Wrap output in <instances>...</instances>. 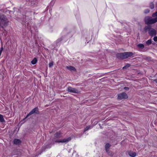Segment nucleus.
Returning a JSON list of instances; mask_svg holds the SVG:
<instances>
[{
	"label": "nucleus",
	"instance_id": "f257e3e1",
	"mask_svg": "<svg viewBox=\"0 0 157 157\" xmlns=\"http://www.w3.org/2000/svg\"><path fill=\"white\" fill-rule=\"evenodd\" d=\"M153 17H155V18H152L149 16L145 17V21L146 23L147 24H152L157 22V11L154 13L152 14Z\"/></svg>",
	"mask_w": 157,
	"mask_h": 157
},
{
	"label": "nucleus",
	"instance_id": "f03ea898",
	"mask_svg": "<svg viewBox=\"0 0 157 157\" xmlns=\"http://www.w3.org/2000/svg\"><path fill=\"white\" fill-rule=\"evenodd\" d=\"M144 29L145 31H148V33L150 36H153L156 35V31L154 29L151 28L150 25L146 26Z\"/></svg>",
	"mask_w": 157,
	"mask_h": 157
},
{
	"label": "nucleus",
	"instance_id": "7ed1b4c3",
	"mask_svg": "<svg viewBox=\"0 0 157 157\" xmlns=\"http://www.w3.org/2000/svg\"><path fill=\"white\" fill-rule=\"evenodd\" d=\"M8 21L6 17L2 14H0V25L2 27L7 25Z\"/></svg>",
	"mask_w": 157,
	"mask_h": 157
},
{
	"label": "nucleus",
	"instance_id": "20e7f679",
	"mask_svg": "<svg viewBox=\"0 0 157 157\" xmlns=\"http://www.w3.org/2000/svg\"><path fill=\"white\" fill-rule=\"evenodd\" d=\"M128 98V95L126 93L124 92L118 95V98L120 100L127 99Z\"/></svg>",
	"mask_w": 157,
	"mask_h": 157
},
{
	"label": "nucleus",
	"instance_id": "39448f33",
	"mask_svg": "<svg viewBox=\"0 0 157 157\" xmlns=\"http://www.w3.org/2000/svg\"><path fill=\"white\" fill-rule=\"evenodd\" d=\"M71 140V138L70 137L67 138H64L62 140H56L55 142L57 143H66L69 142Z\"/></svg>",
	"mask_w": 157,
	"mask_h": 157
},
{
	"label": "nucleus",
	"instance_id": "423d86ee",
	"mask_svg": "<svg viewBox=\"0 0 157 157\" xmlns=\"http://www.w3.org/2000/svg\"><path fill=\"white\" fill-rule=\"evenodd\" d=\"M39 109L38 107H36L35 108L33 109L32 111H31L27 115V116L26 117V118L28 116L31 115L34 113H38L39 112Z\"/></svg>",
	"mask_w": 157,
	"mask_h": 157
},
{
	"label": "nucleus",
	"instance_id": "0eeeda50",
	"mask_svg": "<svg viewBox=\"0 0 157 157\" xmlns=\"http://www.w3.org/2000/svg\"><path fill=\"white\" fill-rule=\"evenodd\" d=\"M67 91L70 92L77 93H78V90L75 88L69 86L67 88Z\"/></svg>",
	"mask_w": 157,
	"mask_h": 157
},
{
	"label": "nucleus",
	"instance_id": "6e6552de",
	"mask_svg": "<svg viewBox=\"0 0 157 157\" xmlns=\"http://www.w3.org/2000/svg\"><path fill=\"white\" fill-rule=\"evenodd\" d=\"M133 55L132 52H124V59L127 58L129 57L132 56Z\"/></svg>",
	"mask_w": 157,
	"mask_h": 157
},
{
	"label": "nucleus",
	"instance_id": "1a4fd4ad",
	"mask_svg": "<svg viewBox=\"0 0 157 157\" xmlns=\"http://www.w3.org/2000/svg\"><path fill=\"white\" fill-rule=\"evenodd\" d=\"M129 155L132 157H135L136 156V154L135 152L132 151H130L128 152Z\"/></svg>",
	"mask_w": 157,
	"mask_h": 157
},
{
	"label": "nucleus",
	"instance_id": "9d476101",
	"mask_svg": "<svg viewBox=\"0 0 157 157\" xmlns=\"http://www.w3.org/2000/svg\"><path fill=\"white\" fill-rule=\"evenodd\" d=\"M116 56L118 58L124 59V52L118 53Z\"/></svg>",
	"mask_w": 157,
	"mask_h": 157
},
{
	"label": "nucleus",
	"instance_id": "9b49d317",
	"mask_svg": "<svg viewBox=\"0 0 157 157\" xmlns=\"http://www.w3.org/2000/svg\"><path fill=\"white\" fill-rule=\"evenodd\" d=\"M66 68L68 70H69L71 71H76V69L73 66H67Z\"/></svg>",
	"mask_w": 157,
	"mask_h": 157
},
{
	"label": "nucleus",
	"instance_id": "f8f14e48",
	"mask_svg": "<svg viewBox=\"0 0 157 157\" xmlns=\"http://www.w3.org/2000/svg\"><path fill=\"white\" fill-rule=\"evenodd\" d=\"M62 134L60 132H58L55 134V136L56 138H59L62 136Z\"/></svg>",
	"mask_w": 157,
	"mask_h": 157
},
{
	"label": "nucleus",
	"instance_id": "ddd939ff",
	"mask_svg": "<svg viewBox=\"0 0 157 157\" xmlns=\"http://www.w3.org/2000/svg\"><path fill=\"white\" fill-rule=\"evenodd\" d=\"M13 143L16 144H18L21 143L20 140L18 139H15L13 140Z\"/></svg>",
	"mask_w": 157,
	"mask_h": 157
},
{
	"label": "nucleus",
	"instance_id": "4468645a",
	"mask_svg": "<svg viewBox=\"0 0 157 157\" xmlns=\"http://www.w3.org/2000/svg\"><path fill=\"white\" fill-rule=\"evenodd\" d=\"M110 147V145L109 143H107L105 146V148L106 151L108 153L109 149Z\"/></svg>",
	"mask_w": 157,
	"mask_h": 157
},
{
	"label": "nucleus",
	"instance_id": "2eb2a0df",
	"mask_svg": "<svg viewBox=\"0 0 157 157\" xmlns=\"http://www.w3.org/2000/svg\"><path fill=\"white\" fill-rule=\"evenodd\" d=\"M137 46L138 48L141 49H143L144 47V45L142 44H139Z\"/></svg>",
	"mask_w": 157,
	"mask_h": 157
},
{
	"label": "nucleus",
	"instance_id": "dca6fc26",
	"mask_svg": "<svg viewBox=\"0 0 157 157\" xmlns=\"http://www.w3.org/2000/svg\"><path fill=\"white\" fill-rule=\"evenodd\" d=\"M152 43V40L151 39L148 40L146 42V44L149 46Z\"/></svg>",
	"mask_w": 157,
	"mask_h": 157
},
{
	"label": "nucleus",
	"instance_id": "f3484780",
	"mask_svg": "<svg viewBox=\"0 0 157 157\" xmlns=\"http://www.w3.org/2000/svg\"><path fill=\"white\" fill-rule=\"evenodd\" d=\"M37 61V59L36 58H34V59L32 61H31V63L33 64H35Z\"/></svg>",
	"mask_w": 157,
	"mask_h": 157
},
{
	"label": "nucleus",
	"instance_id": "a211bd4d",
	"mask_svg": "<svg viewBox=\"0 0 157 157\" xmlns=\"http://www.w3.org/2000/svg\"><path fill=\"white\" fill-rule=\"evenodd\" d=\"M5 121V120L4 119L3 116L1 114H0V122H3Z\"/></svg>",
	"mask_w": 157,
	"mask_h": 157
},
{
	"label": "nucleus",
	"instance_id": "6ab92c4d",
	"mask_svg": "<svg viewBox=\"0 0 157 157\" xmlns=\"http://www.w3.org/2000/svg\"><path fill=\"white\" fill-rule=\"evenodd\" d=\"M27 1H29L31 3L30 4L31 5H33L36 2L35 0H26Z\"/></svg>",
	"mask_w": 157,
	"mask_h": 157
},
{
	"label": "nucleus",
	"instance_id": "aec40b11",
	"mask_svg": "<svg viewBox=\"0 0 157 157\" xmlns=\"http://www.w3.org/2000/svg\"><path fill=\"white\" fill-rule=\"evenodd\" d=\"M92 127L91 126H90V125L87 126L86 127V128H85L84 132H85L86 131L88 130L89 129L92 128Z\"/></svg>",
	"mask_w": 157,
	"mask_h": 157
},
{
	"label": "nucleus",
	"instance_id": "412c9836",
	"mask_svg": "<svg viewBox=\"0 0 157 157\" xmlns=\"http://www.w3.org/2000/svg\"><path fill=\"white\" fill-rule=\"evenodd\" d=\"M150 7L151 9H153L154 7V4L152 2H151L150 3Z\"/></svg>",
	"mask_w": 157,
	"mask_h": 157
},
{
	"label": "nucleus",
	"instance_id": "4be33fe9",
	"mask_svg": "<svg viewBox=\"0 0 157 157\" xmlns=\"http://www.w3.org/2000/svg\"><path fill=\"white\" fill-rule=\"evenodd\" d=\"M130 66V64H127L126 65L124 66L123 68V69H126L127 68L129 67Z\"/></svg>",
	"mask_w": 157,
	"mask_h": 157
},
{
	"label": "nucleus",
	"instance_id": "5701e85b",
	"mask_svg": "<svg viewBox=\"0 0 157 157\" xmlns=\"http://www.w3.org/2000/svg\"><path fill=\"white\" fill-rule=\"evenodd\" d=\"M150 12V10L149 9H146L144 11V13H149Z\"/></svg>",
	"mask_w": 157,
	"mask_h": 157
},
{
	"label": "nucleus",
	"instance_id": "b1692460",
	"mask_svg": "<svg viewBox=\"0 0 157 157\" xmlns=\"http://www.w3.org/2000/svg\"><path fill=\"white\" fill-rule=\"evenodd\" d=\"M53 65V63L52 62H50L49 64V67H51Z\"/></svg>",
	"mask_w": 157,
	"mask_h": 157
},
{
	"label": "nucleus",
	"instance_id": "393cba45",
	"mask_svg": "<svg viewBox=\"0 0 157 157\" xmlns=\"http://www.w3.org/2000/svg\"><path fill=\"white\" fill-rule=\"evenodd\" d=\"M153 40L155 41H157V36H155L153 38Z\"/></svg>",
	"mask_w": 157,
	"mask_h": 157
},
{
	"label": "nucleus",
	"instance_id": "a878e982",
	"mask_svg": "<svg viewBox=\"0 0 157 157\" xmlns=\"http://www.w3.org/2000/svg\"><path fill=\"white\" fill-rule=\"evenodd\" d=\"M124 89L126 90H128L129 89V88L127 87H124Z\"/></svg>",
	"mask_w": 157,
	"mask_h": 157
},
{
	"label": "nucleus",
	"instance_id": "bb28decb",
	"mask_svg": "<svg viewBox=\"0 0 157 157\" xmlns=\"http://www.w3.org/2000/svg\"><path fill=\"white\" fill-rule=\"evenodd\" d=\"M3 50V48L2 47L0 49V52L2 53V52Z\"/></svg>",
	"mask_w": 157,
	"mask_h": 157
},
{
	"label": "nucleus",
	"instance_id": "cd10ccee",
	"mask_svg": "<svg viewBox=\"0 0 157 157\" xmlns=\"http://www.w3.org/2000/svg\"><path fill=\"white\" fill-rule=\"evenodd\" d=\"M109 155H113V154H112V153L111 152V153H109Z\"/></svg>",
	"mask_w": 157,
	"mask_h": 157
},
{
	"label": "nucleus",
	"instance_id": "c85d7f7f",
	"mask_svg": "<svg viewBox=\"0 0 157 157\" xmlns=\"http://www.w3.org/2000/svg\"><path fill=\"white\" fill-rule=\"evenodd\" d=\"M57 41H59V40H57Z\"/></svg>",
	"mask_w": 157,
	"mask_h": 157
}]
</instances>
